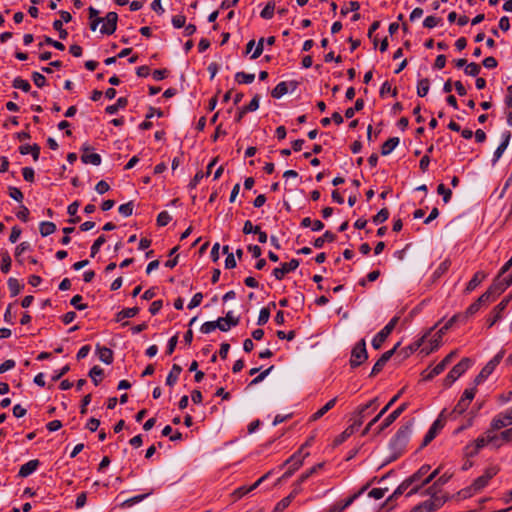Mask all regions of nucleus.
Here are the masks:
<instances>
[{"instance_id": "nucleus-1", "label": "nucleus", "mask_w": 512, "mask_h": 512, "mask_svg": "<svg viewBox=\"0 0 512 512\" xmlns=\"http://www.w3.org/2000/svg\"><path fill=\"white\" fill-rule=\"evenodd\" d=\"M412 433V423L401 426L390 441V449L394 452V459L405 450Z\"/></svg>"}, {"instance_id": "nucleus-2", "label": "nucleus", "mask_w": 512, "mask_h": 512, "mask_svg": "<svg viewBox=\"0 0 512 512\" xmlns=\"http://www.w3.org/2000/svg\"><path fill=\"white\" fill-rule=\"evenodd\" d=\"M500 437H498L497 434L493 433L492 430L487 429L483 435L478 437L473 442L469 443L465 447V454L468 457H474L476 456L479 451L485 447L486 445L493 443L494 440H499Z\"/></svg>"}, {"instance_id": "nucleus-3", "label": "nucleus", "mask_w": 512, "mask_h": 512, "mask_svg": "<svg viewBox=\"0 0 512 512\" xmlns=\"http://www.w3.org/2000/svg\"><path fill=\"white\" fill-rule=\"evenodd\" d=\"M476 387L465 389L461 398L455 405L454 409L450 412V416L452 418H456L457 416L463 414L469 407L471 401L474 399L476 394Z\"/></svg>"}, {"instance_id": "nucleus-4", "label": "nucleus", "mask_w": 512, "mask_h": 512, "mask_svg": "<svg viewBox=\"0 0 512 512\" xmlns=\"http://www.w3.org/2000/svg\"><path fill=\"white\" fill-rule=\"evenodd\" d=\"M505 354V350H500L480 371V373L475 377L474 384L475 387L481 384L488 376H490L497 365L501 362Z\"/></svg>"}, {"instance_id": "nucleus-5", "label": "nucleus", "mask_w": 512, "mask_h": 512, "mask_svg": "<svg viewBox=\"0 0 512 512\" xmlns=\"http://www.w3.org/2000/svg\"><path fill=\"white\" fill-rule=\"evenodd\" d=\"M511 285L512 274L504 277V274H500L499 272L487 290L491 291L492 300H495Z\"/></svg>"}, {"instance_id": "nucleus-6", "label": "nucleus", "mask_w": 512, "mask_h": 512, "mask_svg": "<svg viewBox=\"0 0 512 512\" xmlns=\"http://www.w3.org/2000/svg\"><path fill=\"white\" fill-rule=\"evenodd\" d=\"M377 400L378 398H374L368 403L359 406L349 419L350 425L358 430L363 424L364 419L370 414L369 409L376 404Z\"/></svg>"}, {"instance_id": "nucleus-7", "label": "nucleus", "mask_w": 512, "mask_h": 512, "mask_svg": "<svg viewBox=\"0 0 512 512\" xmlns=\"http://www.w3.org/2000/svg\"><path fill=\"white\" fill-rule=\"evenodd\" d=\"M512 300V293L505 296L491 311L490 315L486 319L488 328H491L503 317V312Z\"/></svg>"}, {"instance_id": "nucleus-8", "label": "nucleus", "mask_w": 512, "mask_h": 512, "mask_svg": "<svg viewBox=\"0 0 512 512\" xmlns=\"http://www.w3.org/2000/svg\"><path fill=\"white\" fill-rule=\"evenodd\" d=\"M470 358H463L459 363H457L447 374L444 379V385L449 387L451 386L462 374L466 372V370L471 366Z\"/></svg>"}, {"instance_id": "nucleus-9", "label": "nucleus", "mask_w": 512, "mask_h": 512, "mask_svg": "<svg viewBox=\"0 0 512 512\" xmlns=\"http://www.w3.org/2000/svg\"><path fill=\"white\" fill-rule=\"evenodd\" d=\"M309 453L303 454V446L299 448L297 452H295L292 456H290L284 463L285 465H290L288 470L282 475V478H289L293 475V473L298 470L304 461V458L308 456Z\"/></svg>"}, {"instance_id": "nucleus-10", "label": "nucleus", "mask_w": 512, "mask_h": 512, "mask_svg": "<svg viewBox=\"0 0 512 512\" xmlns=\"http://www.w3.org/2000/svg\"><path fill=\"white\" fill-rule=\"evenodd\" d=\"M367 359L368 353L366 350V342L364 339H361L353 347L349 363L352 368H356L364 363Z\"/></svg>"}, {"instance_id": "nucleus-11", "label": "nucleus", "mask_w": 512, "mask_h": 512, "mask_svg": "<svg viewBox=\"0 0 512 512\" xmlns=\"http://www.w3.org/2000/svg\"><path fill=\"white\" fill-rule=\"evenodd\" d=\"M399 318L397 316L393 317L373 338L372 346L374 349L378 350L382 347L383 343L386 341L388 336L391 334L396 324L398 323Z\"/></svg>"}, {"instance_id": "nucleus-12", "label": "nucleus", "mask_w": 512, "mask_h": 512, "mask_svg": "<svg viewBox=\"0 0 512 512\" xmlns=\"http://www.w3.org/2000/svg\"><path fill=\"white\" fill-rule=\"evenodd\" d=\"M499 472V468H497L496 466H492V467H488L484 474L479 476L478 478H476L473 483L471 484L472 486V489L474 492H479L481 491L483 488H485L489 481L497 475V473Z\"/></svg>"}, {"instance_id": "nucleus-13", "label": "nucleus", "mask_w": 512, "mask_h": 512, "mask_svg": "<svg viewBox=\"0 0 512 512\" xmlns=\"http://www.w3.org/2000/svg\"><path fill=\"white\" fill-rule=\"evenodd\" d=\"M444 503L445 499L441 497H432L416 505L411 512H434L441 508Z\"/></svg>"}, {"instance_id": "nucleus-14", "label": "nucleus", "mask_w": 512, "mask_h": 512, "mask_svg": "<svg viewBox=\"0 0 512 512\" xmlns=\"http://www.w3.org/2000/svg\"><path fill=\"white\" fill-rule=\"evenodd\" d=\"M446 410L444 409L438 418L433 422L430 429L426 433L424 439H423V446L428 445L437 435V433L444 427L445 421H444V414Z\"/></svg>"}, {"instance_id": "nucleus-15", "label": "nucleus", "mask_w": 512, "mask_h": 512, "mask_svg": "<svg viewBox=\"0 0 512 512\" xmlns=\"http://www.w3.org/2000/svg\"><path fill=\"white\" fill-rule=\"evenodd\" d=\"M399 346H400V342H398L391 350H388L381 355V357L374 364V366L371 370V373H370V377H374L382 371V369L384 368L386 363L395 354V352L397 351Z\"/></svg>"}, {"instance_id": "nucleus-16", "label": "nucleus", "mask_w": 512, "mask_h": 512, "mask_svg": "<svg viewBox=\"0 0 512 512\" xmlns=\"http://www.w3.org/2000/svg\"><path fill=\"white\" fill-rule=\"evenodd\" d=\"M300 261L298 259H291L289 262L282 263L280 267L273 270L272 274L277 280H282L284 276L298 268Z\"/></svg>"}, {"instance_id": "nucleus-17", "label": "nucleus", "mask_w": 512, "mask_h": 512, "mask_svg": "<svg viewBox=\"0 0 512 512\" xmlns=\"http://www.w3.org/2000/svg\"><path fill=\"white\" fill-rule=\"evenodd\" d=\"M104 23L100 28V32L105 35H112L117 29L118 15L116 12H108L103 18Z\"/></svg>"}, {"instance_id": "nucleus-18", "label": "nucleus", "mask_w": 512, "mask_h": 512, "mask_svg": "<svg viewBox=\"0 0 512 512\" xmlns=\"http://www.w3.org/2000/svg\"><path fill=\"white\" fill-rule=\"evenodd\" d=\"M369 487L370 484L364 485L357 493L350 496L344 502H338L331 506L328 512H342L344 509L350 506L360 495H362Z\"/></svg>"}, {"instance_id": "nucleus-19", "label": "nucleus", "mask_w": 512, "mask_h": 512, "mask_svg": "<svg viewBox=\"0 0 512 512\" xmlns=\"http://www.w3.org/2000/svg\"><path fill=\"white\" fill-rule=\"evenodd\" d=\"M512 424V419L508 411L499 413L495 416L490 423V430L494 433L496 430H500L508 425Z\"/></svg>"}, {"instance_id": "nucleus-20", "label": "nucleus", "mask_w": 512, "mask_h": 512, "mask_svg": "<svg viewBox=\"0 0 512 512\" xmlns=\"http://www.w3.org/2000/svg\"><path fill=\"white\" fill-rule=\"evenodd\" d=\"M408 408V403H402L397 409H395L392 413H390L379 426L377 434L381 433L383 430L388 428L406 409Z\"/></svg>"}, {"instance_id": "nucleus-21", "label": "nucleus", "mask_w": 512, "mask_h": 512, "mask_svg": "<svg viewBox=\"0 0 512 512\" xmlns=\"http://www.w3.org/2000/svg\"><path fill=\"white\" fill-rule=\"evenodd\" d=\"M91 147L89 145H83L81 160L84 164H92L98 166L101 164V156L97 153H89Z\"/></svg>"}, {"instance_id": "nucleus-22", "label": "nucleus", "mask_w": 512, "mask_h": 512, "mask_svg": "<svg viewBox=\"0 0 512 512\" xmlns=\"http://www.w3.org/2000/svg\"><path fill=\"white\" fill-rule=\"evenodd\" d=\"M288 85L291 86L292 90H295L297 88L298 83L296 81H291L289 83L282 81L278 83L272 90L271 96L276 99L281 98L288 92Z\"/></svg>"}, {"instance_id": "nucleus-23", "label": "nucleus", "mask_w": 512, "mask_h": 512, "mask_svg": "<svg viewBox=\"0 0 512 512\" xmlns=\"http://www.w3.org/2000/svg\"><path fill=\"white\" fill-rule=\"evenodd\" d=\"M433 329L434 328H431L426 334H424L417 341H415L414 343L410 344L408 347H405L404 349H402L400 353L403 354L404 357H408L409 355H411L412 353L417 351L423 345V343L425 342L426 338L429 336V334L431 333V331Z\"/></svg>"}, {"instance_id": "nucleus-24", "label": "nucleus", "mask_w": 512, "mask_h": 512, "mask_svg": "<svg viewBox=\"0 0 512 512\" xmlns=\"http://www.w3.org/2000/svg\"><path fill=\"white\" fill-rule=\"evenodd\" d=\"M39 464H40V462L37 459L28 461L27 463L23 464L20 467L18 476L22 477V478L28 477L29 475H31L33 472L36 471Z\"/></svg>"}, {"instance_id": "nucleus-25", "label": "nucleus", "mask_w": 512, "mask_h": 512, "mask_svg": "<svg viewBox=\"0 0 512 512\" xmlns=\"http://www.w3.org/2000/svg\"><path fill=\"white\" fill-rule=\"evenodd\" d=\"M487 277V274L483 271L476 272L471 280L467 283L466 288L464 290L465 293L469 294L473 290L476 289L478 285Z\"/></svg>"}, {"instance_id": "nucleus-26", "label": "nucleus", "mask_w": 512, "mask_h": 512, "mask_svg": "<svg viewBox=\"0 0 512 512\" xmlns=\"http://www.w3.org/2000/svg\"><path fill=\"white\" fill-rule=\"evenodd\" d=\"M510 138H511L510 131H505L502 134V142L500 143V145L497 147V149L494 152V159H493L494 162L498 161L501 158V156L503 155L504 151L506 150V148L509 144Z\"/></svg>"}, {"instance_id": "nucleus-27", "label": "nucleus", "mask_w": 512, "mask_h": 512, "mask_svg": "<svg viewBox=\"0 0 512 512\" xmlns=\"http://www.w3.org/2000/svg\"><path fill=\"white\" fill-rule=\"evenodd\" d=\"M96 350L98 353L99 359L105 364H111L113 362V351L104 346H100L99 344L96 346Z\"/></svg>"}, {"instance_id": "nucleus-28", "label": "nucleus", "mask_w": 512, "mask_h": 512, "mask_svg": "<svg viewBox=\"0 0 512 512\" xmlns=\"http://www.w3.org/2000/svg\"><path fill=\"white\" fill-rule=\"evenodd\" d=\"M445 333H441V328L435 333V335L430 340V348H424L422 351L425 352L426 355L431 352L437 350L442 342L443 335Z\"/></svg>"}, {"instance_id": "nucleus-29", "label": "nucleus", "mask_w": 512, "mask_h": 512, "mask_svg": "<svg viewBox=\"0 0 512 512\" xmlns=\"http://www.w3.org/2000/svg\"><path fill=\"white\" fill-rule=\"evenodd\" d=\"M337 398H333L329 400L322 408L317 410L314 414L311 415L310 421H317L321 417H323L330 409H332L336 404Z\"/></svg>"}, {"instance_id": "nucleus-30", "label": "nucleus", "mask_w": 512, "mask_h": 512, "mask_svg": "<svg viewBox=\"0 0 512 512\" xmlns=\"http://www.w3.org/2000/svg\"><path fill=\"white\" fill-rule=\"evenodd\" d=\"M400 139L398 137H391L387 141H385L381 146V155L387 156L389 155L399 144Z\"/></svg>"}, {"instance_id": "nucleus-31", "label": "nucleus", "mask_w": 512, "mask_h": 512, "mask_svg": "<svg viewBox=\"0 0 512 512\" xmlns=\"http://www.w3.org/2000/svg\"><path fill=\"white\" fill-rule=\"evenodd\" d=\"M140 309L138 307L125 308L119 311L116 314L115 321L121 322L126 318H133L139 313Z\"/></svg>"}, {"instance_id": "nucleus-32", "label": "nucleus", "mask_w": 512, "mask_h": 512, "mask_svg": "<svg viewBox=\"0 0 512 512\" xmlns=\"http://www.w3.org/2000/svg\"><path fill=\"white\" fill-rule=\"evenodd\" d=\"M336 240V235L332 233L331 231H326L321 237H318L314 240L313 246L315 248H322L324 243L327 242H334Z\"/></svg>"}, {"instance_id": "nucleus-33", "label": "nucleus", "mask_w": 512, "mask_h": 512, "mask_svg": "<svg viewBox=\"0 0 512 512\" xmlns=\"http://www.w3.org/2000/svg\"><path fill=\"white\" fill-rule=\"evenodd\" d=\"M89 19H90V29L92 31H95L98 27V25L104 21L103 18L99 17V11L95 9L94 7H89Z\"/></svg>"}, {"instance_id": "nucleus-34", "label": "nucleus", "mask_w": 512, "mask_h": 512, "mask_svg": "<svg viewBox=\"0 0 512 512\" xmlns=\"http://www.w3.org/2000/svg\"><path fill=\"white\" fill-rule=\"evenodd\" d=\"M450 266L451 261L449 259H445L442 263H440L432 274L433 281L441 278L449 270Z\"/></svg>"}, {"instance_id": "nucleus-35", "label": "nucleus", "mask_w": 512, "mask_h": 512, "mask_svg": "<svg viewBox=\"0 0 512 512\" xmlns=\"http://www.w3.org/2000/svg\"><path fill=\"white\" fill-rule=\"evenodd\" d=\"M128 105V99L126 97H120L117 99L116 103L113 105H109L105 108V112L107 114H115L119 109L125 108Z\"/></svg>"}, {"instance_id": "nucleus-36", "label": "nucleus", "mask_w": 512, "mask_h": 512, "mask_svg": "<svg viewBox=\"0 0 512 512\" xmlns=\"http://www.w3.org/2000/svg\"><path fill=\"white\" fill-rule=\"evenodd\" d=\"M412 484L408 479H405L393 492L391 496H389L386 500V503L391 502L392 500L401 496Z\"/></svg>"}, {"instance_id": "nucleus-37", "label": "nucleus", "mask_w": 512, "mask_h": 512, "mask_svg": "<svg viewBox=\"0 0 512 512\" xmlns=\"http://www.w3.org/2000/svg\"><path fill=\"white\" fill-rule=\"evenodd\" d=\"M181 371H182L181 366L174 364L166 378V384L169 386H173L177 382Z\"/></svg>"}, {"instance_id": "nucleus-38", "label": "nucleus", "mask_w": 512, "mask_h": 512, "mask_svg": "<svg viewBox=\"0 0 512 512\" xmlns=\"http://www.w3.org/2000/svg\"><path fill=\"white\" fill-rule=\"evenodd\" d=\"M357 430L349 424V426L334 439V445L338 446L345 442L351 435H353Z\"/></svg>"}, {"instance_id": "nucleus-39", "label": "nucleus", "mask_w": 512, "mask_h": 512, "mask_svg": "<svg viewBox=\"0 0 512 512\" xmlns=\"http://www.w3.org/2000/svg\"><path fill=\"white\" fill-rule=\"evenodd\" d=\"M270 307H273L275 308L276 307V304L275 302H271L269 303L268 307H264L260 310V313H259V316H258V320H257V324L258 325H264L268 322L269 318H270Z\"/></svg>"}, {"instance_id": "nucleus-40", "label": "nucleus", "mask_w": 512, "mask_h": 512, "mask_svg": "<svg viewBox=\"0 0 512 512\" xmlns=\"http://www.w3.org/2000/svg\"><path fill=\"white\" fill-rule=\"evenodd\" d=\"M56 231V225L53 222L43 221L39 225V232L41 236L46 237L53 234Z\"/></svg>"}, {"instance_id": "nucleus-41", "label": "nucleus", "mask_w": 512, "mask_h": 512, "mask_svg": "<svg viewBox=\"0 0 512 512\" xmlns=\"http://www.w3.org/2000/svg\"><path fill=\"white\" fill-rule=\"evenodd\" d=\"M439 471L440 469L437 468L436 470H434L430 475H428L422 482L421 485H416L414 486L408 493H407V496H411V495H414L416 493L419 492L420 488L424 485H427L429 484L438 474H439Z\"/></svg>"}, {"instance_id": "nucleus-42", "label": "nucleus", "mask_w": 512, "mask_h": 512, "mask_svg": "<svg viewBox=\"0 0 512 512\" xmlns=\"http://www.w3.org/2000/svg\"><path fill=\"white\" fill-rule=\"evenodd\" d=\"M7 284L12 297L17 296L24 287L23 284H21L16 278L13 277L8 279Z\"/></svg>"}, {"instance_id": "nucleus-43", "label": "nucleus", "mask_w": 512, "mask_h": 512, "mask_svg": "<svg viewBox=\"0 0 512 512\" xmlns=\"http://www.w3.org/2000/svg\"><path fill=\"white\" fill-rule=\"evenodd\" d=\"M429 470H430V466L429 465H427V464L422 465L415 473H413L407 479L409 480V482L411 484H414L417 481H419L423 476H425L428 473Z\"/></svg>"}, {"instance_id": "nucleus-44", "label": "nucleus", "mask_w": 512, "mask_h": 512, "mask_svg": "<svg viewBox=\"0 0 512 512\" xmlns=\"http://www.w3.org/2000/svg\"><path fill=\"white\" fill-rule=\"evenodd\" d=\"M255 74L253 73H246V72H237L235 74V80L239 84H250L254 81Z\"/></svg>"}, {"instance_id": "nucleus-45", "label": "nucleus", "mask_w": 512, "mask_h": 512, "mask_svg": "<svg viewBox=\"0 0 512 512\" xmlns=\"http://www.w3.org/2000/svg\"><path fill=\"white\" fill-rule=\"evenodd\" d=\"M429 88H430V81L428 78H423V79L419 80L418 84H417V95L419 97L426 96L427 93L429 92Z\"/></svg>"}, {"instance_id": "nucleus-46", "label": "nucleus", "mask_w": 512, "mask_h": 512, "mask_svg": "<svg viewBox=\"0 0 512 512\" xmlns=\"http://www.w3.org/2000/svg\"><path fill=\"white\" fill-rule=\"evenodd\" d=\"M103 374H104V371L99 366H94L89 371V376L96 386L99 385V383L101 382Z\"/></svg>"}, {"instance_id": "nucleus-47", "label": "nucleus", "mask_w": 512, "mask_h": 512, "mask_svg": "<svg viewBox=\"0 0 512 512\" xmlns=\"http://www.w3.org/2000/svg\"><path fill=\"white\" fill-rule=\"evenodd\" d=\"M456 355V351L450 352L441 362H439L436 366H434V372L442 373L446 366L451 362V360Z\"/></svg>"}, {"instance_id": "nucleus-48", "label": "nucleus", "mask_w": 512, "mask_h": 512, "mask_svg": "<svg viewBox=\"0 0 512 512\" xmlns=\"http://www.w3.org/2000/svg\"><path fill=\"white\" fill-rule=\"evenodd\" d=\"M456 322H465V316H461L460 313L452 316L442 327L441 333H446V331L451 328Z\"/></svg>"}, {"instance_id": "nucleus-49", "label": "nucleus", "mask_w": 512, "mask_h": 512, "mask_svg": "<svg viewBox=\"0 0 512 512\" xmlns=\"http://www.w3.org/2000/svg\"><path fill=\"white\" fill-rule=\"evenodd\" d=\"M11 268V257L7 251L1 252V266L0 269L3 273H8Z\"/></svg>"}, {"instance_id": "nucleus-50", "label": "nucleus", "mask_w": 512, "mask_h": 512, "mask_svg": "<svg viewBox=\"0 0 512 512\" xmlns=\"http://www.w3.org/2000/svg\"><path fill=\"white\" fill-rule=\"evenodd\" d=\"M274 11H275V2L269 1L266 4V6L262 9V11L260 12V16L263 19H271L274 15Z\"/></svg>"}, {"instance_id": "nucleus-51", "label": "nucleus", "mask_w": 512, "mask_h": 512, "mask_svg": "<svg viewBox=\"0 0 512 512\" xmlns=\"http://www.w3.org/2000/svg\"><path fill=\"white\" fill-rule=\"evenodd\" d=\"M12 86L16 89H21L24 92H29L31 89L30 83L21 77H16L13 80Z\"/></svg>"}, {"instance_id": "nucleus-52", "label": "nucleus", "mask_w": 512, "mask_h": 512, "mask_svg": "<svg viewBox=\"0 0 512 512\" xmlns=\"http://www.w3.org/2000/svg\"><path fill=\"white\" fill-rule=\"evenodd\" d=\"M106 242L105 235H100L92 244L91 250H90V256L94 258L96 254L99 252L101 246Z\"/></svg>"}, {"instance_id": "nucleus-53", "label": "nucleus", "mask_w": 512, "mask_h": 512, "mask_svg": "<svg viewBox=\"0 0 512 512\" xmlns=\"http://www.w3.org/2000/svg\"><path fill=\"white\" fill-rule=\"evenodd\" d=\"M323 463H318L316 465H314L313 467H311L309 470H307L306 472H304L303 474L300 475V477L298 478L299 479V483H303L305 482L309 477H311L312 475H314L319 469H321L323 467Z\"/></svg>"}, {"instance_id": "nucleus-54", "label": "nucleus", "mask_w": 512, "mask_h": 512, "mask_svg": "<svg viewBox=\"0 0 512 512\" xmlns=\"http://www.w3.org/2000/svg\"><path fill=\"white\" fill-rule=\"evenodd\" d=\"M134 209L133 201H129L125 204H121L118 208L119 213L124 217H129L132 215Z\"/></svg>"}, {"instance_id": "nucleus-55", "label": "nucleus", "mask_w": 512, "mask_h": 512, "mask_svg": "<svg viewBox=\"0 0 512 512\" xmlns=\"http://www.w3.org/2000/svg\"><path fill=\"white\" fill-rule=\"evenodd\" d=\"M149 494L150 493L142 494V495H137V496L131 497L129 499H126L125 501H123L121 503V507H131L134 504L139 503L142 500H144Z\"/></svg>"}, {"instance_id": "nucleus-56", "label": "nucleus", "mask_w": 512, "mask_h": 512, "mask_svg": "<svg viewBox=\"0 0 512 512\" xmlns=\"http://www.w3.org/2000/svg\"><path fill=\"white\" fill-rule=\"evenodd\" d=\"M481 71V67L479 64L475 63V62H471L469 64L466 65L465 67V74L469 75V76H473V77H476Z\"/></svg>"}, {"instance_id": "nucleus-57", "label": "nucleus", "mask_w": 512, "mask_h": 512, "mask_svg": "<svg viewBox=\"0 0 512 512\" xmlns=\"http://www.w3.org/2000/svg\"><path fill=\"white\" fill-rule=\"evenodd\" d=\"M389 217V210L387 208H382L374 217H373V223L374 224H381L385 222Z\"/></svg>"}, {"instance_id": "nucleus-58", "label": "nucleus", "mask_w": 512, "mask_h": 512, "mask_svg": "<svg viewBox=\"0 0 512 512\" xmlns=\"http://www.w3.org/2000/svg\"><path fill=\"white\" fill-rule=\"evenodd\" d=\"M259 108V95H255L248 105L242 107V113L256 111Z\"/></svg>"}, {"instance_id": "nucleus-59", "label": "nucleus", "mask_w": 512, "mask_h": 512, "mask_svg": "<svg viewBox=\"0 0 512 512\" xmlns=\"http://www.w3.org/2000/svg\"><path fill=\"white\" fill-rule=\"evenodd\" d=\"M437 193L443 196L444 203H448L452 196V191L449 188H446L444 184L438 185Z\"/></svg>"}, {"instance_id": "nucleus-60", "label": "nucleus", "mask_w": 512, "mask_h": 512, "mask_svg": "<svg viewBox=\"0 0 512 512\" xmlns=\"http://www.w3.org/2000/svg\"><path fill=\"white\" fill-rule=\"evenodd\" d=\"M219 325V321H207L202 324L200 331L204 334L213 332Z\"/></svg>"}, {"instance_id": "nucleus-61", "label": "nucleus", "mask_w": 512, "mask_h": 512, "mask_svg": "<svg viewBox=\"0 0 512 512\" xmlns=\"http://www.w3.org/2000/svg\"><path fill=\"white\" fill-rule=\"evenodd\" d=\"M480 305L479 303H477L476 301H474L472 304L469 305V307L466 309V311L464 313H460L461 316H465V322L467 321V319L474 315L475 313H477L480 309Z\"/></svg>"}, {"instance_id": "nucleus-62", "label": "nucleus", "mask_w": 512, "mask_h": 512, "mask_svg": "<svg viewBox=\"0 0 512 512\" xmlns=\"http://www.w3.org/2000/svg\"><path fill=\"white\" fill-rule=\"evenodd\" d=\"M171 216L167 211H162L157 216V225L160 227L166 226L171 221Z\"/></svg>"}, {"instance_id": "nucleus-63", "label": "nucleus", "mask_w": 512, "mask_h": 512, "mask_svg": "<svg viewBox=\"0 0 512 512\" xmlns=\"http://www.w3.org/2000/svg\"><path fill=\"white\" fill-rule=\"evenodd\" d=\"M441 19L435 16H427L423 21V26L428 29L436 27L440 23Z\"/></svg>"}, {"instance_id": "nucleus-64", "label": "nucleus", "mask_w": 512, "mask_h": 512, "mask_svg": "<svg viewBox=\"0 0 512 512\" xmlns=\"http://www.w3.org/2000/svg\"><path fill=\"white\" fill-rule=\"evenodd\" d=\"M292 502L291 497H285L282 500H280L276 506L274 507V512H282L284 511Z\"/></svg>"}]
</instances>
